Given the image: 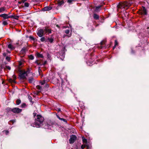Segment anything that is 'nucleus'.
Here are the masks:
<instances>
[{"mask_svg":"<svg viewBox=\"0 0 149 149\" xmlns=\"http://www.w3.org/2000/svg\"><path fill=\"white\" fill-rule=\"evenodd\" d=\"M35 120V121L33 125L34 127H39L42 125L44 118L41 115L37 114Z\"/></svg>","mask_w":149,"mask_h":149,"instance_id":"f257e3e1","label":"nucleus"},{"mask_svg":"<svg viewBox=\"0 0 149 149\" xmlns=\"http://www.w3.org/2000/svg\"><path fill=\"white\" fill-rule=\"evenodd\" d=\"M130 5V3L127 1L120 2L117 5V7L120 8H126L127 9Z\"/></svg>","mask_w":149,"mask_h":149,"instance_id":"f03ea898","label":"nucleus"},{"mask_svg":"<svg viewBox=\"0 0 149 149\" xmlns=\"http://www.w3.org/2000/svg\"><path fill=\"white\" fill-rule=\"evenodd\" d=\"M19 78L22 79H26V72H23V70H19Z\"/></svg>","mask_w":149,"mask_h":149,"instance_id":"7ed1b4c3","label":"nucleus"},{"mask_svg":"<svg viewBox=\"0 0 149 149\" xmlns=\"http://www.w3.org/2000/svg\"><path fill=\"white\" fill-rule=\"evenodd\" d=\"M65 47H63L60 53V58L62 60H63L64 59L65 55Z\"/></svg>","mask_w":149,"mask_h":149,"instance_id":"20e7f679","label":"nucleus"},{"mask_svg":"<svg viewBox=\"0 0 149 149\" xmlns=\"http://www.w3.org/2000/svg\"><path fill=\"white\" fill-rule=\"evenodd\" d=\"M22 109L14 107L13 108V112L15 113L18 114L22 112Z\"/></svg>","mask_w":149,"mask_h":149,"instance_id":"39448f33","label":"nucleus"},{"mask_svg":"<svg viewBox=\"0 0 149 149\" xmlns=\"http://www.w3.org/2000/svg\"><path fill=\"white\" fill-rule=\"evenodd\" d=\"M77 139V137L75 135H72L69 140L70 143H73Z\"/></svg>","mask_w":149,"mask_h":149,"instance_id":"423d86ee","label":"nucleus"},{"mask_svg":"<svg viewBox=\"0 0 149 149\" xmlns=\"http://www.w3.org/2000/svg\"><path fill=\"white\" fill-rule=\"evenodd\" d=\"M44 32L43 29H40L38 31L37 34L39 37H41L43 36Z\"/></svg>","mask_w":149,"mask_h":149,"instance_id":"0eeeda50","label":"nucleus"},{"mask_svg":"<svg viewBox=\"0 0 149 149\" xmlns=\"http://www.w3.org/2000/svg\"><path fill=\"white\" fill-rule=\"evenodd\" d=\"M44 32H45L46 33H52V30L49 28V27L46 26L43 29Z\"/></svg>","mask_w":149,"mask_h":149,"instance_id":"6e6552de","label":"nucleus"},{"mask_svg":"<svg viewBox=\"0 0 149 149\" xmlns=\"http://www.w3.org/2000/svg\"><path fill=\"white\" fill-rule=\"evenodd\" d=\"M142 12H140L141 15H147V12L146 8L144 6H142Z\"/></svg>","mask_w":149,"mask_h":149,"instance_id":"1a4fd4ad","label":"nucleus"},{"mask_svg":"<svg viewBox=\"0 0 149 149\" xmlns=\"http://www.w3.org/2000/svg\"><path fill=\"white\" fill-rule=\"evenodd\" d=\"M7 114L10 115L11 112H13V108H11L9 107H7L6 109Z\"/></svg>","mask_w":149,"mask_h":149,"instance_id":"9d476101","label":"nucleus"},{"mask_svg":"<svg viewBox=\"0 0 149 149\" xmlns=\"http://www.w3.org/2000/svg\"><path fill=\"white\" fill-rule=\"evenodd\" d=\"M0 17H3L4 19L9 18L8 14H7L6 13H4L0 15Z\"/></svg>","mask_w":149,"mask_h":149,"instance_id":"9b49d317","label":"nucleus"},{"mask_svg":"<svg viewBox=\"0 0 149 149\" xmlns=\"http://www.w3.org/2000/svg\"><path fill=\"white\" fill-rule=\"evenodd\" d=\"M52 8V7L49 6H46L42 9V10L43 11H49Z\"/></svg>","mask_w":149,"mask_h":149,"instance_id":"f8f14e48","label":"nucleus"},{"mask_svg":"<svg viewBox=\"0 0 149 149\" xmlns=\"http://www.w3.org/2000/svg\"><path fill=\"white\" fill-rule=\"evenodd\" d=\"M93 18L96 20H98L99 18V16L96 13H94L93 14Z\"/></svg>","mask_w":149,"mask_h":149,"instance_id":"ddd939ff","label":"nucleus"},{"mask_svg":"<svg viewBox=\"0 0 149 149\" xmlns=\"http://www.w3.org/2000/svg\"><path fill=\"white\" fill-rule=\"evenodd\" d=\"M102 6H96L95 7V10L94 11L95 12H98L100 10V8Z\"/></svg>","mask_w":149,"mask_h":149,"instance_id":"4468645a","label":"nucleus"},{"mask_svg":"<svg viewBox=\"0 0 149 149\" xmlns=\"http://www.w3.org/2000/svg\"><path fill=\"white\" fill-rule=\"evenodd\" d=\"M26 48L23 47L20 51V54H24L26 53Z\"/></svg>","mask_w":149,"mask_h":149,"instance_id":"2eb2a0df","label":"nucleus"},{"mask_svg":"<svg viewBox=\"0 0 149 149\" xmlns=\"http://www.w3.org/2000/svg\"><path fill=\"white\" fill-rule=\"evenodd\" d=\"M8 47L11 50H13L15 49V47H13L12 45L10 44L8 45Z\"/></svg>","mask_w":149,"mask_h":149,"instance_id":"dca6fc26","label":"nucleus"},{"mask_svg":"<svg viewBox=\"0 0 149 149\" xmlns=\"http://www.w3.org/2000/svg\"><path fill=\"white\" fill-rule=\"evenodd\" d=\"M36 55L37 57L38 58H44L43 55L42 54H40L38 52L37 53Z\"/></svg>","mask_w":149,"mask_h":149,"instance_id":"f3484780","label":"nucleus"},{"mask_svg":"<svg viewBox=\"0 0 149 149\" xmlns=\"http://www.w3.org/2000/svg\"><path fill=\"white\" fill-rule=\"evenodd\" d=\"M34 80V79L33 77H30L28 79L29 82L30 83H33Z\"/></svg>","mask_w":149,"mask_h":149,"instance_id":"a211bd4d","label":"nucleus"},{"mask_svg":"<svg viewBox=\"0 0 149 149\" xmlns=\"http://www.w3.org/2000/svg\"><path fill=\"white\" fill-rule=\"evenodd\" d=\"M64 3V2L63 0H62L61 1H59L58 2V5L59 6H61V5L63 4Z\"/></svg>","mask_w":149,"mask_h":149,"instance_id":"6ab92c4d","label":"nucleus"},{"mask_svg":"<svg viewBox=\"0 0 149 149\" xmlns=\"http://www.w3.org/2000/svg\"><path fill=\"white\" fill-rule=\"evenodd\" d=\"M31 68H27L26 71H24V72H26V76H28V74H29L31 72Z\"/></svg>","mask_w":149,"mask_h":149,"instance_id":"aec40b11","label":"nucleus"},{"mask_svg":"<svg viewBox=\"0 0 149 149\" xmlns=\"http://www.w3.org/2000/svg\"><path fill=\"white\" fill-rule=\"evenodd\" d=\"M28 97L29 101L32 104L34 103V102L33 101H32V98L29 95H28Z\"/></svg>","mask_w":149,"mask_h":149,"instance_id":"412c9836","label":"nucleus"},{"mask_svg":"<svg viewBox=\"0 0 149 149\" xmlns=\"http://www.w3.org/2000/svg\"><path fill=\"white\" fill-rule=\"evenodd\" d=\"M47 40L50 43L53 42L54 40L53 38L49 37L47 38Z\"/></svg>","mask_w":149,"mask_h":149,"instance_id":"4be33fe9","label":"nucleus"},{"mask_svg":"<svg viewBox=\"0 0 149 149\" xmlns=\"http://www.w3.org/2000/svg\"><path fill=\"white\" fill-rule=\"evenodd\" d=\"M82 141L84 143H87V140L86 139H85L84 136L82 137Z\"/></svg>","mask_w":149,"mask_h":149,"instance_id":"5701e85b","label":"nucleus"},{"mask_svg":"<svg viewBox=\"0 0 149 149\" xmlns=\"http://www.w3.org/2000/svg\"><path fill=\"white\" fill-rule=\"evenodd\" d=\"M36 88L40 90H42L43 89L41 86L40 85H37L36 87Z\"/></svg>","mask_w":149,"mask_h":149,"instance_id":"b1692460","label":"nucleus"},{"mask_svg":"<svg viewBox=\"0 0 149 149\" xmlns=\"http://www.w3.org/2000/svg\"><path fill=\"white\" fill-rule=\"evenodd\" d=\"M42 38L40 39V41L42 42H43L44 41L47 42V40L45 39V37H41Z\"/></svg>","mask_w":149,"mask_h":149,"instance_id":"393cba45","label":"nucleus"},{"mask_svg":"<svg viewBox=\"0 0 149 149\" xmlns=\"http://www.w3.org/2000/svg\"><path fill=\"white\" fill-rule=\"evenodd\" d=\"M5 10H6V9L5 7H2L0 8V13L2 12Z\"/></svg>","mask_w":149,"mask_h":149,"instance_id":"a878e982","label":"nucleus"},{"mask_svg":"<svg viewBox=\"0 0 149 149\" xmlns=\"http://www.w3.org/2000/svg\"><path fill=\"white\" fill-rule=\"evenodd\" d=\"M16 104L17 105H18L20 104V103L21 102V100L19 99H18L16 100Z\"/></svg>","mask_w":149,"mask_h":149,"instance_id":"bb28decb","label":"nucleus"},{"mask_svg":"<svg viewBox=\"0 0 149 149\" xmlns=\"http://www.w3.org/2000/svg\"><path fill=\"white\" fill-rule=\"evenodd\" d=\"M8 81L10 83H15L16 82L14 80H13L11 78H10L8 79Z\"/></svg>","mask_w":149,"mask_h":149,"instance_id":"cd10ccee","label":"nucleus"},{"mask_svg":"<svg viewBox=\"0 0 149 149\" xmlns=\"http://www.w3.org/2000/svg\"><path fill=\"white\" fill-rule=\"evenodd\" d=\"M38 61L39 60H37L35 61V63H36L38 65L41 66V62H39Z\"/></svg>","mask_w":149,"mask_h":149,"instance_id":"c85d7f7f","label":"nucleus"},{"mask_svg":"<svg viewBox=\"0 0 149 149\" xmlns=\"http://www.w3.org/2000/svg\"><path fill=\"white\" fill-rule=\"evenodd\" d=\"M100 45L102 46H105V41L103 40L102 41L100 42Z\"/></svg>","mask_w":149,"mask_h":149,"instance_id":"c756f323","label":"nucleus"},{"mask_svg":"<svg viewBox=\"0 0 149 149\" xmlns=\"http://www.w3.org/2000/svg\"><path fill=\"white\" fill-rule=\"evenodd\" d=\"M29 58L30 59L32 60L34 59V57L31 54L29 56Z\"/></svg>","mask_w":149,"mask_h":149,"instance_id":"7c9ffc66","label":"nucleus"},{"mask_svg":"<svg viewBox=\"0 0 149 149\" xmlns=\"http://www.w3.org/2000/svg\"><path fill=\"white\" fill-rule=\"evenodd\" d=\"M26 105L25 103H23L21 105V107L22 108H25L26 107Z\"/></svg>","mask_w":149,"mask_h":149,"instance_id":"2f4dec72","label":"nucleus"},{"mask_svg":"<svg viewBox=\"0 0 149 149\" xmlns=\"http://www.w3.org/2000/svg\"><path fill=\"white\" fill-rule=\"evenodd\" d=\"M29 38L31 40L35 41V40H36V39L34 38L33 36H29Z\"/></svg>","mask_w":149,"mask_h":149,"instance_id":"473e14b6","label":"nucleus"},{"mask_svg":"<svg viewBox=\"0 0 149 149\" xmlns=\"http://www.w3.org/2000/svg\"><path fill=\"white\" fill-rule=\"evenodd\" d=\"M24 61H20L19 62V66H21L23 64Z\"/></svg>","mask_w":149,"mask_h":149,"instance_id":"72a5a7b5","label":"nucleus"},{"mask_svg":"<svg viewBox=\"0 0 149 149\" xmlns=\"http://www.w3.org/2000/svg\"><path fill=\"white\" fill-rule=\"evenodd\" d=\"M98 48L100 49H102V48H106V47L105 46H102L100 45V46H99L98 47Z\"/></svg>","mask_w":149,"mask_h":149,"instance_id":"f704fd0d","label":"nucleus"},{"mask_svg":"<svg viewBox=\"0 0 149 149\" xmlns=\"http://www.w3.org/2000/svg\"><path fill=\"white\" fill-rule=\"evenodd\" d=\"M29 6V4L28 3H24V7H28Z\"/></svg>","mask_w":149,"mask_h":149,"instance_id":"c9c22d12","label":"nucleus"},{"mask_svg":"<svg viewBox=\"0 0 149 149\" xmlns=\"http://www.w3.org/2000/svg\"><path fill=\"white\" fill-rule=\"evenodd\" d=\"M0 67L1 69H4V70L6 69L5 66L4 67V65L3 64H2L1 65Z\"/></svg>","mask_w":149,"mask_h":149,"instance_id":"e433bc0d","label":"nucleus"},{"mask_svg":"<svg viewBox=\"0 0 149 149\" xmlns=\"http://www.w3.org/2000/svg\"><path fill=\"white\" fill-rule=\"evenodd\" d=\"M8 24V22L6 21H4L2 23L3 25L4 26Z\"/></svg>","mask_w":149,"mask_h":149,"instance_id":"4c0bfd02","label":"nucleus"},{"mask_svg":"<svg viewBox=\"0 0 149 149\" xmlns=\"http://www.w3.org/2000/svg\"><path fill=\"white\" fill-rule=\"evenodd\" d=\"M19 18V16L14 15V19L18 20Z\"/></svg>","mask_w":149,"mask_h":149,"instance_id":"58836bf2","label":"nucleus"},{"mask_svg":"<svg viewBox=\"0 0 149 149\" xmlns=\"http://www.w3.org/2000/svg\"><path fill=\"white\" fill-rule=\"evenodd\" d=\"M74 1V0H68L67 2L70 4H71L72 3V2Z\"/></svg>","mask_w":149,"mask_h":149,"instance_id":"ea45409f","label":"nucleus"},{"mask_svg":"<svg viewBox=\"0 0 149 149\" xmlns=\"http://www.w3.org/2000/svg\"><path fill=\"white\" fill-rule=\"evenodd\" d=\"M60 120H63V121L64 122H65V123H67V120L66 119H64L63 118H61V119H60Z\"/></svg>","mask_w":149,"mask_h":149,"instance_id":"a19ab883","label":"nucleus"},{"mask_svg":"<svg viewBox=\"0 0 149 149\" xmlns=\"http://www.w3.org/2000/svg\"><path fill=\"white\" fill-rule=\"evenodd\" d=\"M65 32L66 34H68L70 32V30L69 29H67L65 30Z\"/></svg>","mask_w":149,"mask_h":149,"instance_id":"79ce46f5","label":"nucleus"},{"mask_svg":"<svg viewBox=\"0 0 149 149\" xmlns=\"http://www.w3.org/2000/svg\"><path fill=\"white\" fill-rule=\"evenodd\" d=\"M6 69H7L9 70H10L11 69V67L9 66H5Z\"/></svg>","mask_w":149,"mask_h":149,"instance_id":"37998d69","label":"nucleus"},{"mask_svg":"<svg viewBox=\"0 0 149 149\" xmlns=\"http://www.w3.org/2000/svg\"><path fill=\"white\" fill-rule=\"evenodd\" d=\"M125 13H126V14H125V13H123V14L122 15V17L123 18V17H124V16L126 17V15H127V13L126 12H125Z\"/></svg>","mask_w":149,"mask_h":149,"instance_id":"c03bdc74","label":"nucleus"},{"mask_svg":"<svg viewBox=\"0 0 149 149\" xmlns=\"http://www.w3.org/2000/svg\"><path fill=\"white\" fill-rule=\"evenodd\" d=\"M6 60H7L8 61H9L10 60V57L8 56H6Z\"/></svg>","mask_w":149,"mask_h":149,"instance_id":"a18cd8bd","label":"nucleus"},{"mask_svg":"<svg viewBox=\"0 0 149 149\" xmlns=\"http://www.w3.org/2000/svg\"><path fill=\"white\" fill-rule=\"evenodd\" d=\"M82 145L81 146V149H84L85 147H86V145Z\"/></svg>","mask_w":149,"mask_h":149,"instance_id":"49530a36","label":"nucleus"},{"mask_svg":"<svg viewBox=\"0 0 149 149\" xmlns=\"http://www.w3.org/2000/svg\"><path fill=\"white\" fill-rule=\"evenodd\" d=\"M4 132H5V134L6 135H8L9 133V131L8 130H5Z\"/></svg>","mask_w":149,"mask_h":149,"instance_id":"de8ad7c7","label":"nucleus"},{"mask_svg":"<svg viewBox=\"0 0 149 149\" xmlns=\"http://www.w3.org/2000/svg\"><path fill=\"white\" fill-rule=\"evenodd\" d=\"M118 44V43L117 41L116 40H115V45H114L116 46Z\"/></svg>","mask_w":149,"mask_h":149,"instance_id":"09e8293b","label":"nucleus"},{"mask_svg":"<svg viewBox=\"0 0 149 149\" xmlns=\"http://www.w3.org/2000/svg\"><path fill=\"white\" fill-rule=\"evenodd\" d=\"M41 84L42 85H44L45 83V80H43L42 82H40Z\"/></svg>","mask_w":149,"mask_h":149,"instance_id":"8fccbe9b","label":"nucleus"},{"mask_svg":"<svg viewBox=\"0 0 149 149\" xmlns=\"http://www.w3.org/2000/svg\"><path fill=\"white\" fill-rule=\"evenodd\" d=\"M36 114V113L34 112L33 113V116L35 119V118H36V116H37Z\"/></svg>","mask_w":149,"mask_h":149,"instance_id":"3c124183","label":"nucleus"},{"mask_svg":"<svg viewBox=\"0 0 149 149\" xmlns=\"http://www.w3.org/2000/svg\"><path fill=\"white\" fill-rule=\"evenodd\" d=\"M47 62L46 61H45L43 63H41V66L42 65H45L47 63Z\"/></svg>","mask_w":149,"mask_h":149,"instance_id":"603ef678","label":"nucleus"},{"mask_svg":"<svg viewBox=\"0 0 149 149\" xmlns=\"http://www.w3.org/2000/svg\"><path fill=\"white\" fill-rule=\"evenodd\" d=\"M14 15H12L9 16L8 15V17L9 18H13L14 19Z\"/></svg>","mask_w":149,"mask_h":149,"instance_id":"864d4df0","label":"nucleus"},{"mask_svg":"<svg viewBox=\"0 0 149 149\" xmlns=\"http://www.w3.org/2000/svg\"><path fill=\"white\" fill-rule=\"evenodd\" d=\"M12 77L13 79V80H14L15 81V79H16V77L15 75V74L13 75Z\"/></svg>","mask_w":149,"mask_h":149,"instance_id":"5fc2aeb1","label":"nucleus"},{"mask_svg":"<svg viewBox=\"0 0 149 149\" xmlns=\"http://www.w3.org/2000/svg\"><path fill=\"white\" fill-rule=\"evenodd\" d=\"M56 110L58 112H59L61 111V109L60 108H57Z\"/></svg>","mask_w":149,"mask_h":149,"instance_id":"6e6d98bb","label":"nucleus"},{"mask_svg":"<svg viewBox=\"0 0 149 149\" xmlns=\"http://www.w3.org/2000/svg\"><path fill=\"white\" fill-rule=\"evenodd\" d=\"M10 122H11L12 123V124H13V123L15 122V120H10Z\"/></svg>","mask_w":149,"mask_h":149,"instance_id":"4d7b16f0","label":"nucleus"},{"mask_svg":"<svg viewBox=\"0 0 149 149\" xmlns=\"http://www.w3.org/2000/svg\"><path fill=\"white\" fill-rule=\"evenodd\" d=\"M86 148L87 149H91V148L88 145H86Z\"/></svg>","mask_w":149,"mask_h":149,"instance_id":"13d9d810","label":"nucleus"},{"mask_svg":"<svg viewBox=\"0 0 149 149\" xmlns=\"http://www.w3.org/2000/svg\"><path fill=\"white\" fill-rule=\"evenodd\" d=\"M40 67H38V71L39 73H40V71H41V70L40 69Z\"/></svg>","mask_w":149,"mask_h":149,"instance_id":"bf43d9fd","label":"nucleus"},{"mask_svg":"<svg viewBox=\"0 0 149 149\" xmlns=\"http://www.w3.org/2000/svg\"><path fill=\"white\" fill-rule=\"evenodd\" d=\"M131 52H132V54H134V53H135V51L134 50H133L132 49Z\"/></svg>","mask_w":149,"mask_h":149,"instance_id":"052dcab7","label":"nucleus"},{"mask_svg":"<svg viewBox=\"0 0 149 149\" xmlns=\"http://www.w3.org/2000/svg\"><path fill=\"white\" fill-rule=\"evenodd\" d=\"M3 55L4 56H6V54L5 53H3Z\"/></svg>","mask_w":149,"mask_h":149,"instance_id":"680f3d73","label":"nucleus"},{"mask_svg":"<svg viewBox=\"0 0 149 149\" xmlns=\"http://www.w3.org/2000/svg\"><path fill=\"white\" fill-rule=\"evenodd\" d=\"M26 0H22L21 1L22 3H24Z\"/></svg>","mask_w":149,"mask_h":149,"instance_id":"e2e57ef3","label":"nucleus"},{"mask_svg":"<svg viewBox=\"0 0 149 149\" xmlns=\"http://www.w3.org/2000/svg\"><path fill=\"white\" fill-rule=\"evenodd\" d=\"M45 86L47 88H48L49 87V85H48V84H46L45 85Z\"/></svg>","mask_w":149,"mask_h":149,"instance_id":"0e129e2a","label":"nucleus"},{"mask_svg":"<svg viewBox=\"0 0 149 149\" xmlns=\"http://www.w3.org/2000/svg\"><path fill=\"white\" fill-rule=\"evenodd\" d=\"M57 117L60 120V119L61 118L58 115H56Z\"/></svg>","mask_w":149,"mask_h":149,"instance_id":"69168bd1","label":"nucleus"},{"mask_svg":"<svg viewBox=\"0 0 149 149\" xmlns=\"http://www.w3.org/2000/svg\"><path fill=\"white\" fill-rule=\"evenodd\" d=\"M56 26L58 28H60V26L58 24H56Z\"/></svg>","mask_w":149,"mask_h":149,"instance_id":"338daca9","label":"nucleus"},{"mask_svg":"<svg viewBox=\"0 0 149 149\" xmlns=\"http://www.w3.org/2000/svg\"><path fill=\"white\" fill-rule=\"evenodd\" d=\"M116 46H115V45H114V46L113 47V49H114L115 48Z\"/></svg>","mask_w":149,"mask_h":149,"instance_id":"774afa93","label":"nucleus"}]
</instances>
